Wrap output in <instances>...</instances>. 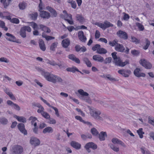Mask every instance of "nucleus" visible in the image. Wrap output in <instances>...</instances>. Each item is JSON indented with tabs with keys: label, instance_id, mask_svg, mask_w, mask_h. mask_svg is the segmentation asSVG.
<instances>
[{
	"label": "nucleus",
	"instance_id": "2f4dec72",
	"mask_svg": "<svg viewBox=\"0 0 154 154\" xmlns=\"http://www.w3.org/2000/svg\"><path fill=\"white\" fill-rule=\"evenodd\" d=\"M66 70L68 72H72L75 73L76 71H79V70L75 67H68L66 69Z\"/></svg>",
	"mask_w": 154,
	"mask_h": 154
},
{
	"label": "nucleus",
	"instance_id": "393cba45",
	"mask_svg": "<svg viewBox=\"0 0 154 154\" xmlns=\"http://www.w3.org/2000/svg\"><path fill=\"white\" fill-rule=\"evenodd\" d=\"M53 132V129L51 127H47L44 128L42 132L44 134H45L47 133H52Z\"/></svg>",
	"mask_w": 154,
	"mask_h": 154
},
{
	"label": "nucleus",
	"instance_id": "72a5a7b5",
	"mask_svg": "<svg viewBox=\"0 0 154 154\" xmlns=\"http://www.w3.org/2000/svg\"><path fill=\"white\" fill-rule=\"evenodd\" d=\"M77 20L81 23H83L85 21V19L82 15L77 14L76 16Z\"/></svg>",
	"mask_w": 154,
	"mask_h": 154
},
{
	"label": "nucleus",
	"instance_id": "f704fd0d",
	"mask_svg": "<svg viewBox=\"0 0 154 154\" xmlns=\"http://www.w3.org/2000/svg\"><path fill=\"white\" fill-rule=\"evenodd\" d=\"M98 49L97 53L100 54H105L107 52L106 50L103 48H101L100 47Z\"/></svg>",
	"mask_w": 154,
	"mask_h": 154
},
{
	"label": "nucleus",
	"instance_id": "a211bd4d",
	"mask_svg": "<svg viewBox=\"0 0 154 154\" xmlns=\"http://www.w3.org/2000/svg\"><path fill=\"white\" fill-rule=\"evenodd\" d=\"M78 37L79 40L82 42H85L86 40V37L84 35L82 31H80L78 33Z\"/></svg>",
	"mask_w": 154,
	"mask_h": 154
},
{
	"label": "nucleus",
	"instance_id": "c85d7f7f",
	"mask_svg": "<svg viewBox=\"0 0 154 154\" xmlns=\"http://www.w3.org/2000/svg\"><path fill=\"white\" fill-rule=\"evenodd\" d=\"M83 60L88 67H91L92 64L88 58L86 57H84L83 59Z\"/></svg>",
	"mask_w": 154,
	"mask_h": 154
},
{
	"label": "nucleus",
	"instance_id": "7c9ffc66",
	"mask_svg": "<svg viewBox=\"0 0 154 154\" xmlns=\"http://www.w3.org/2000/svg\"><path fill=\"white\" fill-rule=\"evenodd\" d=\"M91 132L92 134L95 137H97L98 135L99 132L95 128H92L91 130Z\"/></svg>",
	"mask_w": 154,
	"mask_h": 154
},
{
	"label": "nucleus",
	"instance_id": "3c124183",
	"mask_svg": "<svg viewBox=\"0 0 154 154\" xmlns=\"http://www.w3.org/2000/svg\"><path fill=\"white\" fill-rule=\"evenodd\" d=\"M118 41H116V40H114L112 42L110 41L109 42V44L112 46H116L117 44L118 43Z\"/></svg>",
	"mask_w": 154,
	"mask_h": 154
},
{
	"label": "nucleus",
	"instance_id": "5fc2aeb1",
	"mask_svg": "<svg viewBox=\"0 0 154 154\" xmlns=\"http://www.w3.org/2000/svg\"><path fill=\"white\" fill-rule=\"evenodd\" d=\"M131 41L133 42H134L136 44L139 43L140 42V41L134 36H131Z\"/></svg>",
	"mask_w": 154,
	"mask_h": 154
},
{
	"label": "nucleus",
	"instance_id": "e433bc0d",
	"mask_svg": "<svg viewBox=\"0 0 154 154\" xmlns=\"http://www.w3.org/2000/svg\"><path fill=\"white\" fill-rule=\"evenodd\" d=\"M104 30L106 28H108L109 27H112L113 26L112 24L107 21H104Z\"/></svg>",
	"mask_w": 154,
	"mask_h": 154
},
{
	"label": "nucleus",
	"instance_id": "864d4df0",
	"mask_svg": "<svg viewBox=\"0 0 154 154\" xmlns=\"http://www.w3.org/2000/svg\"><path fill=\"white\" fill-rule=\"evenodd\" d=\"M41 115L43 117L46 119H48L50 117V116L49 114L47 112L45 111L42 113Z\"/></svg>",
	"mask_w": 154,
	"mask_h": 154
},
{
	"label": "nucleus",
	"instance_id": "8fccbe9b",
	"mask_svg": "<svg viewBox=\"0 0 154 154\" xmlns=\"http://www.w3.org/2000/svg\"><path fill=\"white\" fill-rule=\"evenodd\" d=\"M112 58L110 57L106 58L105 60H104V64H107V63H110L112 61Z\"/></svg>",
	"mask_w": 154,
	"mask_h": 154
},
{
	"label": "nucleus",
	"instance_id": "ddd939ff",
	"mask_svg": "<svg viewBox=\"0 0 154 154\" xmlns=\"http://www.w3.org/2000/svg\"><path fill=\"white\" fill-rule=\"evenodd\" d=\"M23 148L20 146L16 145L13 148V152L15 154H21L23 152Z\"/></svg>",
	"mask_w": 154,
	"mask_h": 154
},
{
	"label": "nucleus",
	"instance_id": "f03ea898",
	"mask_svg": "<svg viewBox=\"0 0 154 154\" xmlns=\"http://www.w3.org/2000/svg\"><path fill=\"white\" fill-rule=\"evenodd\" d=\"M117 53L116 52H112L111 54L112 58L113 59L112 62L115 65L117 66L123 67L127 64H129V61L128 60H126L123 62L119 57H118L116 55Z\"/></svg>",
	"mask_w": 154,
	"mask_h": 154
},
{
	"label": "nucleus",
	"instance_id": "0eeeda50",
	"mask_svg": "<svg viewBox=\"0 0 154 154\" xmlns=\"http://www.w3.org/2000/svg\"><path fill=\"white\" fill-rule=\"evenodd\" d=\"M139 62L140 64L147 69H150L152 67V65L144 59H141Z\"/></svg>",
	"mask_w": 154,
	"mask_h": 154
},
{
	"label": "nucleus",
	"instance_id": "f3484780",
	"mask_svg": "<svg viewBox=\"0 0 154 154\" xmlns=\"http://www.w3.org/2000/svg\"><path fill=\"white\" fill-rule=\"evenodd\" d=\"M115 50L117 51L121 52H123L124 51L125 48L122 44H121L118 43L115 46Z\"/></svg>",
	"mask_w": 154,
	"mask_h": 154
},
{
	"label": "nucleus",
	"instance_id": "473e14b6",
	"mask_svg": "<svg viewBox=\"0 0 154 154\" xmlns=\"http://www.w3.org/2000/svg\"><path fill=\"white\" fill-rule=\"evenodd\" d=\"M38 15V14L37 12H35L31 14H29V16L30 18L34 20H35L37 19Z\"/></svg>",
	"mask_w": 154,
	"mask_h": 154
},
{
	"label": "nucleus",
	"instance_id": "4d7b16f0",
	"mask_svg": "<svg viewBox=\"0 0 154 154\" xmlns=\"http://www.w3.org/2000/svg\"><path fill=\"white\" fill-rule=\"evenodd\" d=\"M100 47V45L99 44H96L95 46L92 47V49L94 51L97 50V51L98 49H99Z\"/></svg>",
	"mask_w": 154,
	"mask_h": 154
},
{
	"label": "nucleus",
	"instance_id": "2eb2a0df",
	"mask_svg": "<svg viewBox=\"0 0 154 154\" xmlns=\"http://www.w3.org/2000/svg\"><path fill=\"white\" fill-rule=\"evenodd\" d=\"M111 141L114 144H118L124 147H126L125 144L123 142L117 138L114 137L112 139Z\"/></svg>",
	"mask_w": 154,
	"mask_h": 154
},
{
	"label": "nucleus",
	"instance_id": "7ed1b4c3",
	"mask_svg": "<svg viewBox=\"0 0 154 154\" xmlns=\"http://www.w3.org/2000/svg\"><path fill=\"white\" fill-rule=\"evenodd\" d=\"M26 31L29 32H30L31 31V29L29 26H25L21 28L20 31V35L23 38L26 37Z\"/></svg>",
	"mask_w": 154,
	"mask_h": 154
},
{
	"label": "nucleus",
	"instance_id": "e2e57ef3",
	"mask_svg": "<svg viewBox=\"0 0 154 154\" xmlns=\"http://www.w3.org/2000/svg\"><path fill=\"white\" fill-rule=\"evenodd\" d=\"M51 107L55 111V114L57 117H59L60 116V115L58 111V109L55 107H54L53 106H51Z\"/></svg>",
	"mask_w": 154,
	"mask_h": 154
},
{
	"label": "nucleus",
	"instance_id": "39448f33",
	"mask_svg": "<svg viewBox=\"0 0 154 154\" xmlns=\"http://www.w3.org/2000/svg\"><path fill=\"white\" fill-rule=\"evenodd\" d=\"M6 35L7 36L6 38L8 40L19 44L21 43V42L19 41V40L17 39L12 34L9 33H7L6 34Z\"/></svg>",
	"mask_w": 154,
	"mask_h": 154
},
{
	"label": "nucleus",
	"instance_id": "0e129e2a",
	"mask_svg": "<svg viewBox=\"0 0 154 154\" xmlns=\"http://www.w3.org/2000/svg\"><path fill=\"white\" fill-rule=\"evenodd\" d=\"M1 62H4L6 63H8L9 61L6 58L4 57H2L1 58Z\"/></svg>",
	"mask_w": 154,
	"mask_h": 154
},
{
	"label": "nucleus",
	"instance_id": "de8ad7c7",
	"mask_svg": "<svg viewBox=\"0 0 154 154\" xmlns=\"http://www.w3.org/2000/svg\"><path fill=\"white\" fill-rule=\"evenodd\" d=\"M150 44V42L148 39H146V45L143 47V48L145 50H146L148 48Z\"/></svg>",
	"mask_w": 154,
	"mask_h": 154
},
{
	"label": "nucleus",
	"instance_id": "6e6d98bb",
	"mask_svg": "<svg viewBox=\"0 0 154 154\" xmlns=\"http://www.w3.org/2000/svg\"><path fill=\"white\" fill-rule=\"evenodd\" d=\"M1 27L6 31L8 29V28L5 26V23L3 21H1Z\"/></svg>",
	"mask_w": 154,
	"mask_h": 154
},
{
	"label": "nucleus",
	"instance_id": "58836bf2",
	"mask_svg": "<svg viewBox=\"0 0 154 154\" xmlns=\"http://www.w3.org/2000/svg\"><path fill=\"white\" fill-rule=\"evenodd\" d=\"M46 62L47 63L49 64L52 66H55L57 65V63L53 60H50L48 59L45 60Z\"/></svg>",
	"mask_w": 154,
	"mask_h": 154
},
{
	"label": "nucleus",
	"instance_id": "338daca9",
	"mask_svg": "<svg viewBox=\"0 0 154 154\" xmlns=\"http://www.w3.org/2000/svg\"><path fill=\"white\" fill-rule=\"evenodd\" d=\"M48 119H49V123L50 124H55L56 122V121L54 119L50 118V117Z\"/></svg>",
	"mask_w": 154,
	"mask_h": 154
},
{
	"label": "nucleus",
	"instance_id": "4468645a",
	"mask_svg": "<svg viewBox=\"0 0 154 154\" xmlns=\"http://www.w3.org/2000/svg\"><path fill=\"white\" fill-rule=\"evenodd\" d=\"M18 128L21 133L24 135L27 134V131L25 128L24 125L22 123H19L17 125Z\"/></svg>",
	"mask_w": 154,
	"mask_h": 154
},
{
	"label": "nucleus",
	"instance_id": "680f3d73",
	"mask_svg": "<svg viewBox=\"0 0 154 154\" xmlns=\"http://www.w3.org/2000/svg\"><path fill=\"white\" fill-rule=\"evenodd\" d=\"M11 22L12 23L18 24L19 23V20L18 19L14 18L11 20Z\"/></svg>",
	"mask_w": 154,
	"mask_h": 154
},
{
	"label": "nucleus",
	"instance_id": "423d86ee",
	"mask_svg": "<svg viewBox=\"0 0 154 154\" xmlns=\"http://www.w3.org/2000/svg\"><path fill=\"white\" fill-rule=\"evenodd\" d=\"M100 114L101 112L100 111L95 109H91L90 110L91 115L97 120H98Z\"/></svg>",
	"mask_w": 154,
	"mask_h": 154
},
{
	"label": "nucleus",
	"instance_id": "37998d69",
	"mask_svg": "<svg viewBox=\"0 0 154 154\" xmlns=\"http://www.w3.org/2000/svg\"><path fill=\"white\" fill-rule=\"evenodd\" d=\"M137 132L138 133L140 138H143V134H144V133L143 131V129L142 128H139L138 130L137 131Z\"/></svg>",
	"mask_w": 154,
	"mask_h": 154
},
{
	"label": "nucleus",
	"instance_id": "dca6fc26",
	"mask_svg": "<svg viewBox=\"0 0 154 154\" xmlns=\"http://www.w3.org/2000/svg\"><path fill=\"white\" fill-rule=\"evenodd\" d=\"M139 68L136 69L134 72V74L136 76L139 77H144L145 76V74L141 72Z\"/></svg>",
	"mask_w": 154,
	"mask_h": 154
},
{
	"label": "nucleus",
	"instance_id": "4be33fe9",
	"mask_svg": "<svg viewBox=\"0 0 154 154\" xmlns=\"http://www.w3.org/2000/svg\"><path fill=\"white\" fill-rule=\"evenodd\" d=\"M70 44V40L68 38L63 40L62 42V46L64 48H67Z\"/></svg>",
	"mask_w": 154,
	"mask_h": 154
},
{
	"label": "nucleus",
	"instance_id": "c03bdc74",
	"mask_svg": "<svg viewBox=\"0 0 154 154\" xmlns=\"http://www.w3.org/2000/svg\"><path fill=\"white\" fill-rule=\"evenodd\" d=\"M57 42L53 43L50 47V50L52 51H54L55 48L57 47Z\"/></svg>",
	"mask_w": 154,
	"mask_h": 154
},
{
	"label": "nucleus",
	"instance_id": "6e6552de",
	"mask_svg": "<svg viewBox=\"0 0 154 154\" xmlns=\"http://www.w3.org/2000/svg\"><path fill=\"white\" fill-rule=\"evenodd\" d=\"M116 34L120 38L124 40H126L128 38L127 34L124 31L119 30L117 32Z\"/></svg>",
	"mask_w": 154,
	"mask_h": 154
},
{
	"label": "nucleus",
	"instance_id": "69168bd1",
	"mask_svg": "<svg viewBox=\"0 0 154 154\" xmlns=\"http://www.w3.org/2000/svg\"><path fill=\"white\" fill-rule=\"evenodd\" d=\"M39 108L37 110V112L38 113H40L41 114L44 111L45 109L42 106L41 107H39Z\"/></svg>",
	"mask_w": 154,
	"mask_h": 154
},
{
	"label": "nucleus",
	"instance_id": "a19ab883",
	"mask_svg": "<svg viewBox=\"0 0 154 154\" xmlns=\"http://www.w3.org/2000/svg\"><path fill=\"white\" fill-rule=\"evenodd\" d=\"M18 6L20 9L24 10L26 7V3L24 2L20 3L19 4Z\"/></svg>",
	"mask_w": 154,
	"mask_h": 154
},
{
	"label": "nucleus",
	"instance_id": "1a4fd4ad",
	"mask_svg": "<svg viewBox=\"0 0 154 154\" xmlns=\"http://www.w3.org/2000/svg\"><path fill=\"white\" fill-rule=\"evenodd\" d=\"M30 142L31 144L34 146L39 145L40 141L39 139L35 137H31L30 138Z\"/></svg>",
	"mask_w": 154,
	"mask_h": 154
},
{
	"label": "nucleus",
	"instance_id": "6ab92c4d",
	"mask_svg": "<svg viewBox=\"0 0 154 154\" xmlns=\"http://www.w3.org/2000/svg\"><path fill=\"white\" fill-rule=\"evenodd\" d=\"M107 137L106 133V132L101 131L97 137L99 138L100 141H103L105 140V137Z\"/></svg>",
	"mask_w": 154,
	"mask_h": 154
},
{
	"label": "nucleus",
	"instance_id": "774afa93",
	"mask_svg": "<svg viewBox=\"0 0 154 154\" xmlns=\"http://www.w3.org/2000/svg\"><path fill=\"white\" fill-rule=\"evenodd\" d=\"M8 95L9 97L11 98V100H16L15 97L11 92H10Z\"/></svg>",
	"mask_w": 154,
	"mask_h": 154
},
{
	"label": "nucleus",
	"instance_id": "9d476101",
	"mask_svg": "<svg viewBox=\"0 0 154 154\" xmlns=\"http://www.w3.org/2000/svg\"><path fill=\"white\" fill-rule=\"evenodd\" d=\"M42 10L40 9L39 10L40 12L39 15L41 17L44 19H48L51 16L50 14L45 11H42Z\"/></svg>",
	"mask_w": 154,
	"mask_h": 154
},
{
	"label": "nucleus",
	"instance_id": "c756f323",
	"mask_svg": "<svg viewBox=\"0 0 154 154\" xmlns=\"http://www.w3.org/2000/svg\"><path fill=\"white\" fill-rule=\"evenodd\" d=\"M18 121L23 123L26 122V119L23 116H15V117Z\"/></svg>",
	"mask_w": 154,
	"mask_h": 154
},
{
	"label": "nucleus",
	"instance_id": "5701e85b",
	"mask_svg": "<svg viewBox=\"0 0 154 154\" xmlns=\"http://www.w3.org/2000/svg\"><path fill=\"white\" fill-rule=\"evenodd\" d=\"M39 45L40 49L43 51H45L46 50L45 46L44 41L42 39L39 40Z\"/></svg>",
	"mask_w": 154,
	"mask_h": 154
},
{
	"label": "nucleus",
	"instance_id": "a878e982",
	"mask_svg": "<svg viewBox=\"0 0 154 154\" xmlns=\"http://www.w3.org/2000/svg\"><path fill=\"white\" fill-rule=\"evenodd\" d=\"M56 65H57L59 67V68L61 69H64L67 67L66 64L62 61L60 62L59 63H57Z\"/></svg>",
	"mask_w": 154,
	"mask_h": 154
},
{
	"label": "nucleus",
	"instance_id": "aec40b11",
	"mask_svg": "<svg viewBox=\"0 0 154 154\" xmlns=\"http://www.w3.org/2000/svg\"><path fill=\"white\" fill-rule=\"evenodd\" d=\"M70 145L73 148L77 149H79L81 148V144L74 141L71 142Z\"/></svg>",
	"mask_w": 154,
	"mask_h": 154
},
{
	"label": "nucleus",
	"instance_id": "412c9836",
	"mask_svg": "<svg viewBox=\"0 0 154 154\" xmlns=\"http://www.w3.org/2000/svg\"><path fill=\"white\" fill-rule=\"evenodd\" d=\"M93 59L95 61L102 63L104 61L103 57L99 55H96L93 56Z\"/></svg>",
	"mask_w": 154,
	"mask_h": 154
},
{
	"label": "nucleus",
	"instance_id": "4c0bfd02",
	"mask_svg": "<svg viewBox=\"0 0 154 154\" xmlns=\"http://www.w3.org/2000/svg\"><path fill=\"white\" fill-rule=\"evenodd\" d=\"M109 146L111 149L113 150L115 152H118L119 151V147H117L116 146H115L112 144H109Z\"/></svg>",
	"mask_w": 154,
	"mask_h": 154
},
{
	"label": "nucleus",
	"instance_id": "f8f14e48",
	"mask_svg": "<svg viewBox=\"0 0 154 154\" xmlns=\"http://www.w3.org/2000/svg\"><path fill=\"white\" fill-rule=\"evenodd\" d=\"M118 72L119 74L122 75L125 77H128L131 73L130 70L124 69L119 70Z\"/></svg>",
	"mask_w": 154,
	"mask_h": 154
},
{
	"label": "nucleus",
	"instance_id": "603ef678",
	"mask_svg": "<svg viewBox=\"0 0 154 154\" xmlns=\"http://www.w3.org/2000/svg\"><path fill=\"white\" fill-rule=\"evenodd\" d=\"M55 77H54V79L56 80L57 82H58L62 83L63 82V80L60 77L56 75H55Z\"/></svg>",
	"mask_w": 154,
	"mask_h": 154
},
{
	"label": "nucleus",
	"instance_id": "c9c22d12",
	"mask_svg": "<svg viewBox=\"0 0 154 154\" xmlns=\"http://www.w3.org/2000/svg\"><path fill=\"white\" fill-rule=\"evenodd\" d=\"M42 36L43 37L45 38L47 41L54 39L55 38L54 37L47 35L44 32L42 33Z\"/></svg>",
	"mask_w": 154,
	"mask_h": 154
},
{
	"label": "nucleus",
	"instance_id": "09e8293b",
	"mask_svg": "<svg viewBox=\"0 0 154 154\" xmlns=\"http://www.w3.org/2000/svg\"><path fill=\"white\" fill-rule=\"evenodd\" d=\"M148 122L154 126V118H151L150 116L149 117Z\"/></svg>",
	"mask_w": 154,
	"mask_h": 154
},
{
	"label": "nucleus",
	"instance_id": "bf43d9fd",
	"mask_svg": "<svg viewBox=\"0 0 154 154\" xmlns=\"http://www.w3.org/2000/svg\"><path fill=\"white\" fill-rule=\"evenodd\" d=\"M95 24L104 30V24L100 23L97 22L95 23Z\"/></svg>",
	"mask_w": 154,
	"mask_h": 154
},
{
	"label": "nucleus",
	"instance_id": "cd10ccee",
	"mask_svg": "<svg viewBox=\"0 0 154 154\" xmlns=\"http://www.w3.org/2000/svg\"><path fill=\"white\" fill-rule=\"evenodd\" d=\"M109 119L106 115L102 114L100 115L98 121H104L106 122Z\"/></svg>",
	"mask_w": 154,
	"mask_h": 154
},
{
	"label": "nucleus",
	"instance_id": "bb28decb",
	"mask_svg": "<svg viewBox=\"0 0 154 154\" xmlns=\"http://www.w3.org/2000/svg\"><path fill=\"white\" fill-rule=\"evenodd\" d=\"M12 0H1V2L3 4L5 8H6L9 5L10 2Z\"/></svg>",
	"mask_w": 154,
	"mask_h": 154
},
{
	"label": "nucleus",
	"instance_id": "49530a36",
	"mask_svg": "<svg viewBox=\"0 0 154 154\" xmlns=\"http://www.w3.org/2000/svg\"><path fill=\"white\" fill-rule=\"evenodd\" d=\"M136 24L140 31H143L144 30V27L142 24L139 23H137Z\"/></svg>",
	"mask_w": 154,
	"mask_h": 154
},
{
	"label": "nucleus",
	"instance_id": "20e7f679",
	"mask_svg": "<svg viewBox=\"0 0 154 154\" xmlns=\"http://www.w3.org/2000/svg\"><path fill=\"white\" fill-rule=\"evenodd\" d=\"M97 145L93 142H90L87 143L85 146V148L88 152H91V150L90 148H91L92 149L94 150L97 149Z\"/></svg>",
	"mask_w": 154,
	"mask_h": 154
},
{
	"label": "nucleus",
	"instance_id": "052dcab7",
	"mask_svg": "<svg viewBox=\"0 0 154 154\" xmlns=\"http://www.w3.org/2000/svg\"><path fill=\"white\" fill-rule=\"evenodd\" d=\"M131 54L137 56L139 55L140 53L139 51L136 50H133L131 51Z\"/></svg>",
	"mask_w": 154,
	"mask_h": 154
},
{
	"label": "nucleus",
	"instance_id": "ea45409f",
	"mask_svg": "<svg viewBox=\"0 0 154 154\" xmlns=\"http://www.w3.org/2000/svg\"><path fill=\"white\" fill-rule=\"evenodd\" d=\"M140 149L143 154H151V152L148 149L145 150V148L144 147H142Z\"/></svg>",
	"mask_w": 154,
	"mask_h": 154
},
{
	"label": "nucleus",
	"instance_id": "79ce46f5",
	"mask_svg": "<svg viewBox=\"0 0 154 154\" xmlns=\"http://www.w3.org/2000/svg\"><path fill=\"white\" fill-rule=\"evenodd\" d=\"M81 137L83 140H85L88 138H91L92 136L90 134H88L86 135L83 134L81 135Z\"/></svg>",
	"mask_w": 154,
	"mask_h": 154
},
{
	"label": "nucleus",
	"instance_id": "9b49d317",
	"mask_svg": "<svg viewBox=\"0 0 154 154\" xmlns=\"http://www.w3.org/2000/svg\"><path fill=\"white\" fill-rule=\"evenodd\" d=\"M7 104L11 106L15 110L17 111H20V108L17 104L14 103L10 100H8L7 101Z\"/></svg>",
	"mask_w": 154,
	"mask_h": 154
},
{
	"label": "nucleus",
	"instance_id": "a18cd8bd",
	"mask_svg": "<svg viewBox=\"0 0 154 154\" xmlns=\"http://www.w3.org/2000/svg\"><path fill=\"white\" fill-rule=\"evenodd\" d=\"M8 122V119L5 117H3L1 119V123L3 125H6Z\"/></svg>",
	"mask_w": 154,
	"mask_h": 154
},
{
	"label": "nucleus",
	"instance_id": "b1692460",
	"mask_svg": "<svg viewBox=\"0 0 154 154\" xmlns=\"http://www.w3.org/2000/svg\"><path fill=\"white\" fill-rule=\"evenodd\" d=\"M39 26L40 27V29H41L44 32H45L47 33H49L51 32L50 29L46 26L42 24H40L39 25Z\"/></svg>",
	"mask_w": 154,
	"mask_h": 154
},
{
	"label": "nucleus",
	"instance_id": "f257e3e1",
	"mask_svg": "<svg viewBox=\"0 0 154 154\" xmlns=\"http://www.w3.org/2000/svg\"><path fill=\"white\" fill-rule=\"evenodd\" d=\"M35 69L41 73L42 75L47 81L54 83H56L57 82L54 79L55 75L46 71L41 68L36 67Z\"/></svg>",
	"mask_w": 154,
	"mask_h": 154
},
{
	"label": "nucleus",
	"instance_id": "13d9d810",
	"mask_svg": "<svg viewBox=\"0 0 154 154\" xmlns=\"http://www.w3.org/2000/svg\"><path fill=\"white\" fill-rule=\"evenodd\" d=\"M29 120H31V122L32 124L33 125L34 122L37 120V118L35 117L31 116L29 118Z\"/></svg>",
	"mask_w": 154,
	"mask_h": 154
}]
</instances>
